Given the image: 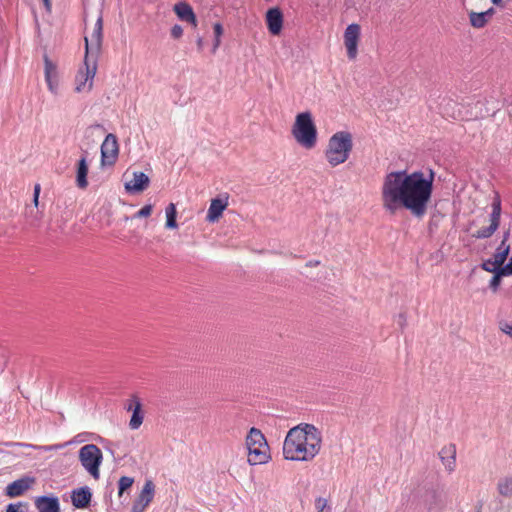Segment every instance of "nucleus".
I'll list each match as a JSON object with an SVG mask.
<instances>
[{
  "mask_svg": "<svg viewBox=\"0 0 512 512\" xmlns=\"http://www.w3.org/2000/svg\"><path fill=\"white\" fill-rule=\"evenodd\" d=\"M433 180V173L426 177L422 171L387 173L380 190L382 208L389 215L405 209L415 218H423L431 202Z\"/></svg>",
  "mask_w": 512,
  "mask_h": 512,
  "instance_id": "1",
  "label": "nucleus"
},
{
  "mask_svg": "<svg viewBox=\"0 0 512 512\" xmlns=\"http://www.w3.org/2000/svg\"><path fill=\"white\" fill-rule=\"evenodd\" d=\"M321 432L311 424H300L291 428L283 443L285 459L310 461L320 451Z\"/></svg>",
  "mask_w": 512,
  "mask_h": 512,
  "instance_id": "2",
  "label": "nucleus"
},
{
  "mask_svg": "<svg viewBox=\"0 0 512 512\" xmlns=\"http://www.w3.org/2000/svg\"><path fill=\"white\" fill-rule=\"evenodd\" d=\"M353 149V137L348 131H338L328 140L324 155L331 167L345 163Z\"/></svg>",
  "mask_w": 512,
  "mask_h": 512,
  "instance_id": "3",
  "label": "nucleus"
},
{
  "mask_svg": "<svg viewBox=\"0 0 512 512\" xmlns=\"http://www.w3.org/2000/svg\"><path fill=\"white\" fill-rule=\"evenodd\" d=\"M291 134L302 148L312 150L316 147L318 132L310 112H302L296 115Z\"/></svg>",
  "mask_w": 512,
  "mask_h": 512,
  "instance_id": "4",
  "label": "nucleus"
},
{
  "mask_svg": "<svg viewBox=\"0 0 512 512\" xmlns=\"http://www.w3.org/2000/svg\"><path fill=\"white\" fill-rule=\"evenodd\" d=\"M248 450V463L252 466L265 464L270 460L269 445L264 434L256 427H252L246 437Z\"/></svg>",
  "mask_w": 512,
  "mask_h": 512,
  "instance_id": "5",
  "label": "nucleus"
},
{
  "mask_svg": "<svg viewBox=\"0 0 512 512\" xmlns=\"http://www.w3.org/2000/svg\"><path fill=\"white\" fill-rule=\"evenodd\" d=\"M102 458V452L95 444H86L79 450L81 465L94 479H98L100 476L99 466Z\"/></svg>",
  "mask_w": 512,
  "mask_h": 512,
  "instance_id": "6",
  "label": "nucleus"
},
{
  "mask_svg": "<svg viewBox=\"0 0 512 512\" xmlns=\"http://www.w3.org/2000/svg\"><path fill=\"white\" fill-rule=\"evenodd\" d=\"M96 72V60H90L89 56L85 55L83 66L79 68L75 77V91L78 93L91 91Z\"/></svg>",
  "mask_w": 512,
  "mask_h": 512,
  "instance_id": "7",
  "label": "nucleus"
},
{
  "mask_svg": "<svg viewBox=\"0 0 512 512\" xmlns=\"http://www.w3.org/2000/svg\"><path fill=\"white\" fill-rule=\"evenodd\" d=\"M491 208H492V211L489 216V222H490L489 226L483 227V228L477 230L473 234V237H475L477 239H486V238L491 237L498 229V227L500 225V218H501V212H502L501 199L498 194L495 195L493 202L491 204Z\"/></svg>",
  "mask_w": 512,
  "mask_h": 512,
  "instance_id": "8",
  "label": "nucleus"
},
{
  "mask_svg": "<svg viewBox=\"0 0 512 512\" xmlns=\"http://www.w3.org/2000/svg\"><path fill=\"white\" fill-rule=\"evenodd\" d=\"M361 38V27L357 23L349 24L343 34V43L349 60L358 56V46Z\"/></svg>",
  "mask_w": 512,
  "mask_h": 512,
  "instance_id": "9",
  "label": "nucleus"
},
{
  "mask_svg": "<svg viewBox=\"0 0 512 512\" xmlns=\"http://www.w3.org/2000/svg\"><path fill=\"white\" fill-rule=\"evenodd\" d=\"M119 154V144L117 137L108 134L101 145V162L103 165H112L117 160Z\"/></svg>",
  "mask_w": 512,
  "mask_h": 512,
  "instance_id": "10",
  "label": "nucleus"
},
{
  "mask_svg": "<svg viewBox=\"0 0 512 512\" xmlns=\"http://www.w3.org/2000/svg\"><path fill=\"white\" fill-rule=\"evenodd\" d=\"M102 29L103 21L102 17H98L91 35L85 37V55H89V52L98 53L102 43Z\"/></svg>",
  "mask_w": 512,
  "mask_h": 512,
  "instance_id": "11",
  "label": "nucleus"
},
{
  "mask_svg": "<svg viewBox=\"0 0 512 512\" xmlns=\"http://www.w3.org/2000/svg\"><path fill=\"white\" fill-rule=\"evenodd\" d=\"M155 493V485L152 480H146L140 495L134 501L132 506L133 512H143L144 509L151 503Z\"/></svg>",
  "mask_w": 512,
  "mask_h": 512,
  "instance_id": "12",
  "label": "nucleus"
},
{
  "mask_svg": "<svg viewBox=\"0 0 512 512\" xmlns=\"http://www.w3.org/2000/svg\"><path fill=\"white\" fill-rule=\"evenodd\" d=\"M149 177L143 172H133L131 179H126L125 189L129 193H140L149 185Z\"/></svg>",
  "mask_w": 512,
  "mask_h": 512,
  "instance_id": "13",
  "label": "nucleus"
},
{
  "mask_svg": "<svg viewBox=\"0 0 512 512\" xmlns=\"http://www.w3.org/2000/svg\"><path fill=\"white\" fill-rule=\"evenodd\" d=\"M92 500V492L88 486H83L72 490L71 502L77 509H85L90 506Z\"/></svg>",
  "mask_w": 512,
  "mask_h": 512,
  "instance_id": "14",
  "label": "nucleus"
},
{
  "mask_svg": "<svg viewBox=\"0 0 512 512\" xmlns=\"http://www.w3.org/2000/svg\"><path fill=\"white\" fill-rule=\"evenodd\" d=\"M228 206V196L217 197L211 200L206 220L210 223L217 222Z\"/></svg>",
  "mask_w": 512,
  "mask_h": 512,
  "instance_id": "15",
  "label": "nucleus"
},
{
  "mask_svg": "<svg viewBox=\"0 0 512 512\" xmlns=\"http://www.w3.org/2000/svg\"><path fill=\"white\" fill-rule=\"evenodd\" d=\"M35 482L34 477L24 476L20 479H17L10 483L6 487V494L9 497H18L21 496L25 491H27Z\"/></svg>",
  "mask_w": 512,
  "mask_h": 512,
  "instance_id": "16",
  "label": "nucleus"
},
{
  "mask_svg": "<svg viewBox=\"0 0 512 512\" xmlns=\"http://www.w3.org/2000/svg\"><path fill=\"white\" fill-rule=\"evenodd\" d=\"M38 512H60V502L57 496L42 495L34 500Z\"/></svg>",
  "mask_w": 512,
  "mask_h": 512,
  "instance_id": "17",
  "label": "nucleus"
},
{
  "mask_svg": "<svg viewBox=\"0 0 512 512\" xmlns=\"http://www.w3.org/2000/svg\"><path fill=\"white\" fill-rule=\"evenodd\" d=\"M268 31L272 35H279L283 27V14L279 8H271L266 13Z\"/></svg>",
  "mask_w": 512,
  "mask_h": 512,
  "instance_id": "18",
  "label": "nucleus"
},
{
  "mask_svg": "<svg viewBox=\"0 0 512 512\" xmlns=\"http://www.w3.org/2000/svg\"><path fill=\"white\" fill-rule=\"evenodd\" d=\"M173 11L180 20L190 23L194 28L197 27V18L190 4L178 2L174 5Z\"/></svg>",
  "mask_w": 512,
  "mask_h": 512,
  "instance_id": "19",
  "label": "nucleus"
},
{
  "mask_svg": "<svg viewBox=\"0 0 512 512\" xmlns=\"http://www.w3.org/2000/svg\"><path fill=\"white\" fill-rule=\"evenodd\" d=\"M439 458L448 472H453L456 467V446L448 444L444 446L438 453Z\"/></svg>",
  "mask_w": 512,
  "mask_h": 512,
  "instance_id": "20",
  "label": "nucleus"
},
{
  "mask_svg": "<svg viewBox=\"0 0 512 512\" xmlns=\"http://www.w3.org/2000/svg\"><path fill=\"white\" fill-rule=\"evenodd\" d=\"M45 62V80L48 88L52 93L57 92L58 87V74L56 65L47 57H44Z\"/></svg>",
  "mask_w": 512,
  "mask_h": 512,
  "instance_id": "21",
  "label": "nucleus"
},
{
  "mask_svg": "<svg viewBox=\"0 0 512 512\" xmlns=\"http://www.w3.org/2000/svg\"><path fill=\"white\" fill-rule=\"evenodd\" d=\"M124 408L128 413H131L133 417L140 416L141 413L146 414L150 412L144 407L141 398L136 394L131 395L125 401Z\"/></svg>",
  "mask_w": 512,
  "mask_h": 512,
  "instance_id": "22",
  "label": "nucleus"
},
{
  "mask_svg": "<svg viewBox=\"0 0 512 512\" xmlns=\"http://www.w3.org/2000/svg\"><path fill=\"white\" fill-rule=\"evenodd\" d=\"M509 238V232H506L504 234V237H503V240L501 241L500 245L498 246V248L496 249V252L494 253L492 259L494 260V263L496 265H500L502 266L508 255H509V251H510V246L507 244V240Z\"/></svg>",
  "mask_w": 512,
  "mask_h": 512,
  "instance_id": "23",
  "label": "nucleus"
},
{
  "mask_svg": "<svg viewBox=\"0 0 512 512\" xmlns=\"http://www.w3.org/2000/svg\"><path fill=\"white\" fill-rule=\"evenodd\" d=\"M87 174H88V164L85 157H82L78 161L77 166V174H76V184L78 188L85 189L88 186L87 181Z\"/></svg>",
  "mask_w": 512,
  "mask_h": 512,
  "instance_id": "24",
  "label": "nucleus"
},
{
  "mask_svg": "<svg viewBox=\"0 0 512 512\" xmlns=\"http://www.w3.org/2000/svg\"><path fill=\"white\" fill-rule=\"evenodd\" d=\"M497 491L505 498H512V476L501 477L497 482Z\"/></svg>",
  "mask_w": 512,
  "mask_h": 512,
  "instance_id": "25",
  "label": "nucleus"
},
{
  "mask_svg": "<svg viewBox=\"0 0 512 512\" xmlns=\"http://www.w3.org/2000/svg\"><path fill=\"white\" fill-rule=\"evenodd\" d=\"M165 215H166V223L165 227L167 229H176L178 227L176 218H177V209L174 203H170L165 208Z\"/></svg>",
  "mask_w": 512,
  "mask_h": 512,
  "instance_id": "26",
  "label": "nucleus"
},
{
  "mask_svg": "<svg viewBox=\"0 0 512 512\" xmlns=\"http://www.w3.org/2000/svg\"><path fill=\"white\" fill-rule=\"evenodd\" d=\"M470 24L477 29L483 28L488 23V18H485L484 14L471 12L469 14Z\"/></svg>",
  "mask_w": 512,
  "mask_h": 512,
  "instance_id": "27",
  "label": "nucleus"
},
{
  "mask_svg": "<svg viewBox=\"0 0 512 512\" xmlns=\"http://www.w3.org/2000/svg\"><path fill=\"white\" fill-rule=\"evenodd\" d=\"M214 31V42L212 52L215 53L221 44V37L223 35L224 29L221 23L217 22L213 25Z\"/></svg>",
  "mask_w": 512,
  "mask_h": 512,
  "instance_id": "28",
  "label": "nucleus"
},
{
  "mask_svg": "<svg viewBox=\"0 0 512 512\" xmlns=\"http://www.w3.org/2000/svg\"><path fill=\"white\" fill-rule=\"evenodd\" d=\"M134 479L128 476H122L118 481V494L121 497L123 493L133 485Z\"/></svg>",
  "mask_w": 512,
  "mask_h": 512,
  "instance_id": "29",
  "label": "nucleus"
},
{
  "mask_svg": "<svg viewBox=\"0 0 512 512\" xmlns=\"http://www.w3.org/2000/svg\"><path fill=\"white\" fill-rule=\"evenodd\" d=\"M28 508L27 502L10 503L6 507V512H27Z\"/></svg>",
  "mask_w": 512,
  "mask_h": 512,
  "instance_id": "30",
  "label": "nucleus"
},
{
  "mask_svg": "<svg viewBox=\"0 0 512 512\" xmlns=\"http://www.w3.org/2000/svg\"><path fill=\"white\" fill-rule=\"evenodd\" d=\"M500 265H496L494 263V260L491 258V259H487L485 261H483V263L481 264V268L486 271V272H491V273H496L498 271V268H499Z\"/></svg>",
  "mask_w": 512,
  "mask_h": 512,
  "instance_id": "31",
  "label": "nucleus"
},
{
  "mask_svg": "<svg viewBox=\"0 0 512 512\" xmlns=\"http://www.w3.org/2000/svg\"><path fill=\"white\" fill-rule=\"evenodd\" d=\"M499 330L512 339V323L502 320L498 323Z\"/></svg>",
  "mask_w": 512,
  "mask_h": 512,
  "instance_id": "32",
  "label": "nucleus"
},
{
  "mask_svg": "<svg viewBox=\"0 0 512 512\" xmlns=\"http://www.w3.org/2000/svg\"><path fill=\"white\" fill-rule=\"evenodd\" d=\"M153 206L151 204H147L143 206L135 215V218H147L152 214Z\"/></svg>",
  "mask_w": 512,
  "mask_h": 512,
  "instance_id": "33",
  "label": "nucleus"
},
{
  "mask_svg": "<svg viewBox=\"0 0 512 512\" xmlns=\"http://www.w3.org/2000/svg\"><path fill=\"white\" fill-rule=\"evenodd\" d=\"M315 507L317 509V512H325V511H328V508H331L328 505V501L322 497H318L315 500Z\"/></svg>",
  "mask_w": 512,
  "mask_h": 512,
  "instance_id": "34",
  "label": "nucleus"
},
{
  "mask_svg": "<svg viewBox=\"0 0 512 512\" xmlns=\"http://www.w3.org/2000/svg\"><path fill=\"white\" fill-rule=\"evenodd\" d=\"M501 277L508 276L512 274V264L508 262L505 266H499L498 271L496 272Z\"/></svg>",
  "mask_w": 512,
  "mask_h": 512,
  "instance_id": "35",
  "label": "nucleus"
},
{
  "mask_svg": "<svg viewBox=\"0 0 512 512\" xmlns=\"http://www.w3.org/2000/svg\"><path fill=\"white\" fill-rule=\"evenodd\" d=\"M501 276L497 273H494V276L490 280L489 287L496 292L501 284Z\"/></svg>",
  "mask_w": 512,
  "mask_h": 512,
  "instance_id": "36",
  "label": "nucleus"
},
{
  "mask_svg": "<svg viewBox=\"0 0 512 512\" xmlns=\"http://www.w3.org/2000/svg\"><path fill=\"white\" fill-rule=\"evenodd\" d=\"M170 34L173 39H180L183 36V28L180 25L175 24L171 28Z\"/></svg>",
  "mask_w": 512,
  "mask_h": 512,
  "instance_id": "37",
  "label": "nucleus"
},
{
  "mask_svg": "<svg viewBox=\"0 0 512 512\" xmlns=\"http://www.w3.org/2000/svg\"><path fill=\"white\" fill-rule=\"evenodd\" d=\"M144 418H130L129 427L133 430L138 429L142 423Z\"/></svg>",
  "mask_w": 512,
  "mask_h": 512,
  "instance_id": "38",
  "label": "nucleus"
},
{
  "mask_svg": "<svg viewBox=\"0 0 512 512\" xmlns=\"http://www.w3.org/2000/svg\"><path fill=\"white\" fill-rule=\"evenodd\" d=\"M6 447H26V448H32L34 447L32 444L22 443V442H5L3 443Z\"/></svg>",
  "mask_w": 512,
  "mask_h": 512,
  "instance_id": "39",
  "label": "nucleus"
},
{
  "mask_svg": "<svg viewBox=\"0 0 512 512\" xmlns=\"http://www.w3.org/2000/svg\"><path fill=\"white\" fill-rule=\"evenodd\" d=\"M398 325L404 329L407 325V316L405 313H399L396 319Z\"/></svg>",
  "mask_w": 512,
  "mask_h": 512,
  "instance_id": "40",
  "label": "nucleus"
},
{
  "mask_svg": "<svg viewBox=\"0 0 512 512\" xmlns=\"http://www.w3.org/2000/svg\"><path fill=\"white\" fill-rule=\"evenodd\" d=\"M39 194H40V185L36 184L35 188H34V204L36 206L38 205Z\"/></svg>",
  "mask_w": 512,
  "mask_h": 512,
  "instance_id": "41",
  "label": "nucleus"
},
{
  "mask_svg": "<svg viewBox=\"0 0 512 512\" xmlns=\"http://www.w3.org/2000/svg\"><path fill=\"white\" fill-rule=\"evenodd\" d=\"M482 14H484L485 18H490L492 17V15L494 14V9L493 8H490L488 9L487 11L485 12H481Z\"/></svg>",
  "mask_w": 512,
  "mask_h": 512,
  "instance_id": "42",
  "label": "nucleus"
},
{
  "mask_svg": "<svg viewBox=\"0 0 512 512\" xmlns=\"http://www.w3.org/2000/svg\"><path fill=\"white\" fill-rule=\"evenodd\" d=\"M203 45H204V42H203V38L202 37H199L197 39V47H198V50L201 51L203 49Z\"/></svg>",
  "mask_w": 512,
  "mask_h": 512,
  "instance_id": "43",
  "label": "nucleus"
},
{
  "mask_svg": "<svg viewBox=\"0 0 512 512\" xmlns=\"http://www.w3.org/2000/svg\"><path fill=\"white\" fill-rule=\"evenodd\" d=\"M318 265H320V261H318V260L309 261L307 263V266H310V267H315V266H318Z\"/></svg>",
  "mask_w": 512,
  "mask_h": 512,
  "instance_id": "44",
  "label": "nucleus"
},
{
  "mask_svg": "<svg viewBox=\"0 0 512 512\" xmlns=\"http://www.w3.org/2000/svg\"><path fill=\"white\" fill-rule=\"evenodd\" d=\"M44 5L46 9L49 11L51 9V1L50 0H43Z\"/></svg>",
  "mask_w": 512,
  "mask_h": 512,
  "instance_id": "45",
  "label": "nucleus"
},
{
  "mask_svg": "<svg viewBox=\"0 0 512 512\" xmlns=\"http://www.w3.org/2000/svg\"><path fill=\"white\" fill-rule=\"evenodd\" d=\"M491 1L495 5H500L501 4V0H491Z\"/></svg>",
  "mask_w": 512,
  "mask_h": 512,
  "instance_id": "46",
  "label": "nucleus"
},
{
  "mask_svg": "<svg viewBox=\"0 0 512 512\" xmlns=\"http://www.w3.org/2000/svg\"><path fill=\"white\" fill-rule=\"evenodd\" d=\"M325 512H331V508H328V511H325Z\"/></svg>",
  "mask_w": 512,
  "mask_h": 512,
  "instance_id": "47",
  "label": "nucleus"
},
{
  "mask_svg": "<svg viewBox=\"0 0 512 512\" xmlns=\"http://www.w3.org/2000/svg\"><path fill=\"white\" fill-rule=\"evenodd\" d=\"M509 262L512 264V258L510 259V261H509Z\"/></svg>",
  "mask_w": 512,
  "mask_h": 512,
  "instance_id": "48",
  "label": "nucleus"
},
{
  "mask_svg": "<svg viewBox=\"0 0 512 512\" xmlns=\"http://www.w3.org/2000/svg\"><path fill=\"white\" fill-rule=\"evenodd\" d=\"M479 512V511H478Z\"/></svg>",
  "mask_w": 512,
  "mask_h": 512,
  "instance_id": "49",
  "label": "nucleus"
}]
</instances>
